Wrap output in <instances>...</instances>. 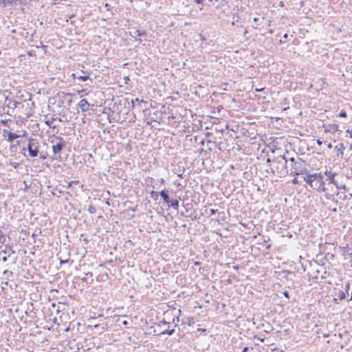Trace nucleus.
<instances>
[{
  "label": "nucleus",
  "instance_id": "nucleus-29",
  "mask_svg": "<svg viewBox=\"0 0 352 352\" xmlns=\"http://www.w3.org/2000/svg\"><path fill=\"white\" fill-rule=\"evenodd\" d=\"M120 323L124 326H126L129 324L128 321L126 320H120Z\"/></svg>",
  "mask_w": 352,
  "mask_h": 352
},
{
  "label": "nucleus",
  "instance_id": "nucleus-22",
  "mask_svg": "<svg viewBox=\"0 0 352 352\" xmlns=\"http://www.w3.org/2000/svg\"><path fill=\"white\" fill-rule=\"evenodd\" d=\"M179 316H177L175 318H174L173 319V323L175 324V326H177V322H179Z\"/></svg>",
  "mask_w": 352,
  "mask_h": 352
},
{
  "label": "nucleus",
  "instance_id": "nucleus-19",
  "mask_svg": "<svg viewBox=\"0 0 352 352\" xmlns=\"http://www.w3.org/2000/svg\"><path fill=\"white\" fill-rule=\"evenodd\" d=\"M174 332H175V329H170V330L167 329V330H165V331L161 332V334H162V335L168 334L169 336H171V335H173L174 333Z\"/></svg>",
  "mask_w": 352,
  "mask_h": 352
},
{
  "label": "nucleus",
  "instance_id": "nucleus-48",
  "mask_svg": "<svg viewBox=\"0 0 352 352\" xmlns=\"http://www.w3.org/2000/svg\"><path fill=\"white\" fill-rule=\"evenodd\" d=\"M58 193H60V191H58V192H56L57 197H59Z\"/></svg>",
  "mask_w": 352,
  "mask_h": 352
},
{
  "label": "nucleus",
  "instance_id": "nucleus-49",
  "mask_svg": "<svg viewBox=\"0 0 352 352\" xmlns=\"http://www.w3.org/2000/svg\"><path fill=\"white\" fill-rule=\"evenodd\" d=\"M58 193H60V191H58V192H56L57 197H59Z\"/></svg>",
  "mask_w": 352,
  "mask_h": 352
},
{
  "label": "nucleus",
  "instance_id": "nucleus-43",
  "mask_svg": "<svg viewBox=\"0 0 352 352\" xmlns=\"http://www.w3.org/2000/svg\"><path fill=\"white\" fill-rule=\"evenodd\" d=\"M287 37H288L287 34H285L283 36V38L286 39V38H287Z\"/></svg>",
  "mask_w": 352,
  "mask_h": 352
},
{
  "label": "nucleus",
  "instance_id": "nucleus-39",
  "mask_svg": "<svg viewBox=\"0 0 352 352\" xmlns=\"http://www.w3.org/2000/svg\"><path fill=\"white\" fill-rule=\"evenodd\" d=\"M204 0H195L197 3H201Z\"/></svg>",
  "mask_w": 352,
  "mask_h": 352
},
{
  "label": "nucleus",
  "instance_id": "nucleus-11",
  "mask_svg": "<svg viewBox=\"0 0 352 352\" xmlns=\"http://www.w3.org/2000/svg\"><path fill=\"white\" fill-rule=\"evenodd\" d=\"M304 180L307 184H309L310 186H314V182L316 181V179H314V174L307 175L304 177Z\"/></svg>",
  "mask_w": 352,
  "mask_h": 352
},
{
  "label": "nucleus",
  "instance_id": "nucleus-17",
  "mask_svg": "<svg viewBox=\"0 0 352 352\" xmlns=\"http://www.w3.org/2000/svg\"><path fill=\"white\" fill-rule=\"evenodd\" d=\"M324 196L327 199H333V195H334V193L335 192H333V190H331V192L329 191V190H327L326 191V192H324Z\"/></svg>",
  "mask_w": 352,
  "mask_h": 352
},
{
  "label": "nucleus",
  "instance_id": "nucleus-16",
  "mask_svg": "<svg viewBox=\"0 0 352 352\" xmlns=\"http://www.w3.org/2000/svg\"><path fill=\"white\" fill-rule=\"evenodd\" d=\"M335 148L337 150L338 152L340 153V154L342 155L343 150L345 149V147L344 146V144L342 143H340L335 146Z\"/></svg>",
  "mask_w": 352,
  "mask_h": 352
},
{
  "label": "nucleus",
  "instance_id": "nucleus-28",
  "mask_svg": "<svg viewBox=\"0 0 352 352\" xmlns=\"http://www.w3.org/2000/svg\"><path fill=\"white\" fill-rule=\"evenodd\" d=\"M217 212V209H210V215H213V214H215Z\"/></svg>",
  "mask_w": 352,
  "mask_h": 352
},
{
  "label": "nucleus",
  "instance_id": "nucleus-33",
  "mask_svg": "<svg viewBox=\"0 0 352 352\" xmlns=\"http://www.w3.org/2000/svg\"><path fill=\"white\" fill-rule=\"evenodd\" d=\"M317 144L319 146H321L322 144V142L320 140H317Z\"/></svg>",
  "mask_w": 352,
  "mask_h": 352
},
{
  "label": "nucleus",
  "instance_id": "nucleus-51",
  "mask_svg": "<svg viewBox=\"0 0 352 352\" xmlns=\"http://www.w3.org/2000/svg\"><path fill=\"white\" fill-rule=\"evenodd\" d=\"M105 6H106V7H108V6H109L108 3H106V4H105Z\"/></svg>",
  "mask_w": 352,
  "mask_h": 352
},
{
  "label": "nucleus",
  "instance_id": "nucleus-15",
  "mask_svg": "<svg viewBox=\"0 0 352 352\" xmlns=\"http://www.w3.org/2000/svg\"><path fill=\"white\" fill-rule=\"evenodd\" d=\"M328 131L335 133L338 131V125L336 124H329Z\"/></svg>",
  "mask_w": 352,
  "mask_h": 352
},
{
  "label": "nucleus",
  "instance_id": "nucleus-31",
  "mask_svg": "<svg viewBox=\"0 0 352 352\" xmlns=\"http://www.w3.org/2000/svg\"><path fill=\"white\" fill-rule=\"evenodd\" d=\"M16 0H6V5L7 4H12Z\"/></svg>",
  "mask_w": 352,
  "mask_h": 352
},
{
  "label": "nucleus",
  "instance_id": "nucleus-13",
  "mask_svg": "<svg viewBox=\"0 0 352 352\" xmlns=\"http://www.w3.org/2000/svg\"><path fill=\"white\" fill-rule=\"evenodd\" d=\"M314 179H316V181H317L316 182H318V183L324 182L323 181V175L320 173H314Z\"/></svg>",
  "mask_w": 352,
  "mask_h": 352
},
{
  "label": "nucleus",
  "instance_id": "nucleus-32",
  "mask_svg": "<svg viewBox=\"0 0 352 352\" xmlns=\"http://www.w3.org/2000/svg\"><path fill=\"white\" fill-rule=\"evenodd\" d=\"M264 89H265V88H260V89L256 88L255 91L257 92H259V91H263Z\"/></svg>",
  "mask_w": 352,
  "mask_h": 352
},
{
  "label": "nucleus",
  "instance_id": "nucleus-1",
  "mask_svg": "<svg viewBox=\"0 0 352 352\" xmlns=\"http://www.w3.org/2000/svg\"><path fill=\"white\" fill-rule=\"evenodd\" d=\"M287 160L285 156H278L273 160L274 165L276 169V173L279 176L285 175L287 174Z\"/></svg>",
  "mask_w": 352,
  "mask_h": 352
},
{
  "label": "nucleus",
  "instance_id": "nucleus-36",
  "mask_svg": "<svg viewBox=\"0 0 352 352\" xmlns=\"http://www.w3.org/2000/svg\"><path fill=\"white\" fill-rule=\"evenodd\" d=\"M7 260H8V258H7V257H6V256H3V258H2V261H3V262H6V261H7Z\"/></svg>",
  "mask_w": 352,
  "mask_h": 352
},
{
  "label": "nucleus",
  "instance_id": "nucleus-8",
  "mask_svg": "<svg viewBox=\"0 0 352 352\" xmlns=\"http://www.w3.org/2000/svg\"><path fill=\"white\" fill-rule=\"evenodd\" d=\"M82 73L84 75L77 76L76 74H72V76H74V78H78L79 80H81L82 81H85L87 79H89V74H87V72L82 71Z\"/></svg>",
  "mask_w": 352,
  "mask_h": 352
},
{
  "label": "nucleus",
  "instance_id": "nucleus-38",
  "mask_svg": "<svg viewBox=\"0 0 352 352\" xmlns=\"http://www.w3.org/2000/svg\"><path fill=\"white\" fill-rule=\"evenodd\" d=\"M289 161H290L291 162H294V161H295L294 157H292V158H290V159H289Z\"/></svg>",
  "mask_w": 352,
  "mask_h": 352
},
{
  "label": "nucleus",
  "instance_id": "nucleus-21",
  "mask_svg": "<svg viewBox=\"0 0 352 352\" xmlns=\"http://www.w3.org/2000/svg\"><path fill=\"white\" fill-rule=\"evenodd\" d=\"M135 33H137V36H143V35H145V34H146L145 32H144V31H143V32H141V31H140V30H136Z\"/></svg>",
  "mask_w": 352,
  "mask_h": 352
},
{
  "label": "nucleus",
  "instance_id": "nucleus-44",
  "mask_svg": "<svg viewBox=\"0 0 352 352\" xmlns=\"http://www.w3.org/2000/svg\"><path fill=\"white\" fill-rule=\"evenodd\" d=\"M161 322H162V323H163V324H168V322H166V321H165V320H162Z\"/></svg>",
  "mask_w": 352,
  "mask_h": 352
},
{
  "label": "nucleus",
  "instance_id": "nucleus-9",
  "mask_svg": "<svg viewBox=\"0 0 352 352\" xmlns=\"http://www.w3.org/2000/svg\"><path fill=\"white\" fill-rule=\"evenodd\" d=\"M160 195L163 198L164 202H166V204L170 203V199L169 197L167 190H162L161 192H160Z\"/></svg>",
  "mask_w": 352,
  "mask_h": 352
},
{
  "label": "nucleus",
  "instance_id": "nucleus-27",
  "mask_svg": "<svg viewBox=\"0 0 352 352\" xmlns=\"http://www.w3.org/2000/svg\"><path fill=\"white\" fill-rule=\"evenodd\" d=\"M88 211L90 213H94L95 212V208L93 207V206H89V208H88Z\"/></svg>",
  "mask_w": 352,
  "mask_h": 352
},
{
  "label": "nucleus",
  "instance_id": "nucleus-42",
  "mask_svg": "<svg viewBox=\"0 0 352 352\" xmlns=\"http://www.w3.org/2000/svg\"><path fill=\"white\" fill-rule=\"evenodd\" d=\"M258 21V17H254V21L256 22Z\"/></svg>",
  "mask_w": 352,
  "mask_h": 352
},
{
  "label": "nucleus",
  "instance_id": "nucleus-45",
  "mask_svg": "<svg viewBox=\"0 0 352 352\" xmlns=\"http://www.w3.org/2000/svg\"><path fill=\"white\" fill-rule=\"evenodd\" d=\"M316 182H314V186H311V187L316 189Z\"/></svg>",
  "mask_w": 352,
  "mask_h": 352
},
{
  "label": "nucleus",
  "instance_id": "nucleus-10",
  "mask_svg": "<svg viewBox=\"0 0 352 352\" xmlns=\"http://www.w3.org/2000/svg\"><path fill=\"white\" fill-rule=\"evenodd\" d=\"M6 101H8L7 106L10 108L15 109L18 107L19 104H21V103L16 102V100H12L11 99L8 100L6 98Z\"/></svg>",
  "mask_w": 352,
  "mask_h": 352
},
{
  "label": "nucleus",
  "instance_id": "nucleus-40",
  "mask_svg": "<svg viewBox=\"0 0 352 352\" xmlns=\"http://www.w3.org/2000/svg\"><path fill=\"white\" fill-rule=\"evenodd\" d=\"M339 188L340 189L342 188V189H345V185H342V186H339Z\"/></svg>",
  "mask_w": 352,
  "mask_h": 352
},
{
  "label": "nucleus",
  "instance_id": "nucleus-26",
  "mask_svg": "<svg viewBox=\"0 0 352 352\" xmlns=\"http://www.w3.org/2000/svg\"><path fill=\"white\" fill-rule=\"evenodd\" d=\"M68 261H69L68 258L63 259L62 257H60V264L66 263L68 262Z\"/></svg>",
  "mask_w": 352,
  "mask_h": 352
},
{
  "label": "nucleus",
  "instance_id": "nucleus-35",
  "mask_svg": "<svg viewBox=\"0 0 352 352\" xmlns=\"http://www.w3.org/2000/svg\"><path fill=\"white\" fill-rule=\"evenodd\" d=\"M271 162H272V160L270 158H267L266 160L267 164H268L269 165H270Z\"/></svg>",
  "mask_w": 352,
  "mask_h": 352
},
{
  "label": "nucleus",
  "instance_id": "nucleus-7",
  "mask_svg": "<svg viewBox=\"0 0 352 352\" xmlns=\"http://www.w3.org/2000/svg\"><path fill=\"white\" fill-rule=\"evenodd\" d=\"M316 189L319 192H326V191L328 190V188L327 187H325V183L324 182H322V183L316 182Z\"/></svg>",
  "mask_w": 352,
  "mask_h": 352
},
{
  "label": "nucleus",
  "instance_id": "nucleus-46",
  "mask_svg": "<svg viewBox=\"0 0 352 352\" xmlns=\"http://www.w3.org/2000/svg\"><path fill=\"white\" fill-rule=\"evenodd\" d=\"M11 32H12V33H15V32H16V30H15V29L12 30H11Z\"/></svg>",
  "mask_w": 352,
  "mask_h": 352
},
{
  "label": "nucleus",
  "instance_id": "nucleus-2",
  "mask_svg": "<svg viewBox=\"0 0 352 352\" xmlns=\"http://www.w3.org/2000/svg\"><path fill=\"white\" fill-rule=\"evenodd\" d=\"M28 150L30 156L36 157L38 153V142L36 139H30L28 144Z\"/></svg>",
  "mask_w": 352,
  "mask_h": 352
},
{
  "label": "nucleus",
  "instance_id": "nucleus-50",
  "mask_svg": "<svg viewBox=\"0 0 352 352\" xmlns=\"http://www.w3.org/2000/svg\"><path fill=\"white\" fill-rule=\"evenodd\" d=\"M58 193H60V191H58V192H56L57 197H59Z\"/></svg>",
  "mask_w": 352,
  "mask_h": 352
},
{
  "label": "nucleus",
  "instance_id": "nucleus-41",
  "mask_svg": "<svg viewBox=\"0 0 352 352\" xmlns=\"http://www.w3.org/2000/svg\"><path fill=\"white\" fill-rule=\"evenodd\" d=\"M327 147L329 148H332V144L331 143H329L328 145H327Z\"/></svg>",
  "mask_w": 352,
  "mask_h": 352
},
{
  "label": "nucleus",
  "instance_id": "nucleus-12",
  "mask_svg": "<svg viewBox=\"0 0 352 352\" xmlns=\"http://www.w3.org/2000/svg\"><path fill=\"white\" fill-rule=\"evenodd\" d=\"M346 287L347 289L349 288V284L348 283L347 285H346ZM348 290V289H346ZM347 291L344 292V291H340L338 292V294H337V296L338 297V298L340 300H344L345 298H346V294Z\"/></svg>",
  "mask_w": 352,
  "mask_h": 352
},
{
  "label": "nucleus",
  "instance_id": "nucleus-23",
  "mask_svg": "<svg viewBox=\"0 0 352 352\" xmlns=\"http://www.w3.org/2000/svg\"><path fill=\"white\" fill-rule=\"evenodd\" d=\"M339 116L342 118H346L347 116L346 113L344 111H341L339 113Z\"/></svg>",
  "mask_w": 352,
  "mask_h": 352
},
{
  "label": "nucleus",
  "instance_id": "nucleus-37",
  "mask_svg": "<svg viewBox=\"0 0 352 352\" xmlns=\"http://www.w3.org/2000/svg\"><path fill=\"white\" fill-rule=\"evenodd\" d=\"M284 295H285V296L288 297V296H289V293H288V292H287V291H286V292H284Z\"/></svg>",
  "mask_w": 352,
  "mask_h": 352
},
{
  "label": "nucleus",
  "instance_id": "nucleus-24",
  "mask_svg": "<svg viewBox=\"0 0 352 352\" xmlns=\"http://www.w3.org/2000/svg\"><path fill=\"white\" fill-rule=\"evenodd\" d=\"M270 173H271L272 174H273L274 175H276V174L277 175V173H276V167H275V166H274V167L271 168Z\"/></svg>",
  "mask_w": 352,
  "mask_h": 352
},
{
  "label": "nucleus",
  "instance_id": "nucleus-14",
  "mask_svg": "<svg viewBox=\"0 0 352 352\" xmlns=\"http://www.w3.org/2000/svg\"><path fill=\"white\" fill-rule=\"evenodd\" d=\"M169 206L173 207L175 210H178L179 208V201L176 199H170V201L169 204H168Z\"/></svg>",
  "mask_w": 352,
  "mask_h": 352
},
{
  "label": "nucleus",
  "instance_id": "nucleus-6",
  "mask_svg": "<svg viewBox=\"0 0 352 352\" xmlns=\"http://www.w3.org/2000/svg\"><path fill=\"white\" fill-rule=\"evenodd\" d=\"M78 106L82 110V111H87L89 109V104L88 103L87 100L86 99H82L79 103Z\"/></svg>",
  "mask_w": 352,
  "mask_h": 352
},
{
  "label": "nucleus",
  "instance_id": "nucleus-47",
  "mask_svg": "<svg viewBox=\"0 0 352 352\" xmlns=\"http://www.w3.org/2000/svg\"><path fill=\"white\" fill-rule=\"evenodd\" d=\"M293 182H294V183H296V182H297V179H296V178H295V179H293Z\"/></svg>",
  "mask_w": 352,
  "mask_h": 352
},
{
  "label": "nucleus",
  "instance_id": "nucleus-18",
  "mask_svg": "<svg viewBox=\"0 0 352 352\" xmlns=\"http://www.w3.org/2000/svg\"><path fill=\"white\" fill-rule=\"evenodd\" d=\"M159 195H160V192H156V191L151 192V197L155 200L157 199Z\"/></svg>",
  "mask_w": 352,
  "mask_h": 352
},
{
  "label": "nucleus",
  "instance_id": "nucleus-30",
  "mask_svg": "<svg viewBox=\"0 0 352 352\" xmlns=\"http://www.w3.org/2000/svg\"><path fill=\"white\" fill-rule=\"evenodd\" d=\"M0 5H2L3 8L6 6V0H0Z\"/></svg>",
  "mask_w": 352,
  "mask_h": 352
},
{
  "label": "nucleus",
  "instance_id": "nucleus-25",
  "mask_svg": "<svg viewBox=\"0 0 352 352\" xmlns=\"http://www.w3.org/2000/svg\"><path fill=\"white\" fill-rule=\"evenodd\" d=\"M10 164L15 168L19 166V163L18 162H10Z\"/></svg>",
  "mask_w": 352,
  "mask_h": 352
},
{
  "label": "nucleus",
  "instance_id": "nucleus-20",
  "mask_svg": "<svg viewBox=\"0 0 352 352\" xmlns=\"http://www.w3.org/2000/svg\"><path fill=\"white\" fill-rule=\"evenodd\" d=\"M1 235H0V243H4L6 242V236L3 234L2 232L0 231Z\"/></svg>",
  "mask_w": 352,
  "mask_h": 352
},
{
  "label": "nucleus",
  "instance_id": "nucleus-34",
  "mask_svg": "<svg viewBox=\"0 0 352 352\" xmlns=\"http://www.w3.org/2000/svg\"><path fill=\"white\" fill-rule=\"evenodd\" d=\"M248 351V347L245 346L243 349L242 352H247Z\"/></svg>",
  "mask_w": 352,
  "mask_h": 352
},
{
  "label": "nucleus",
  "instance_id": "nucleus-4",
  "mask_svg": "<svg viewBox=\"0 0 352 352\" xmlns=\"http://www.w3.org/2000/svg\"><path fill=\"white\" fill-rule=\"evenodd\" d=\"M3 136L8 137V141L9 142H12L15 139L19 137V135H16L14 133L10 132L8 130L3 131Z\"/></svg>",
  "mask_w": 352,
  "mask_h": 352
},
{
  "label": "nucleus",
  "instance_id": "nucleus-3",
  "mask_svg": "<svg viewBox=\"0 0 352 352\" xmlns=\"http://www.w3.org/2000/svg\"><path fill=\"white\" fill-rule=\"evenodd\" d=\"M65 146L63 138H60V141L52 146L53 153L54 155L59 154Z\"/></svg>",
  "mask_w": 352,
  "mask_h": 352
},
{
  "label": "nucleus",
  "instance_id": "nucleus-5",
  "mask_svg": "<svg viewBox=\"0 0 352 352\" xmlns=\"http://www.w3.org/2000/svg\"><path fill=\"white\" fill-rule=\"evenodd\" d=\"M324 174L329 177L330 184H333L336 185L337 188H340L337 181L335 180V179H334L336 173H333L331 171L326 170L324 172Z\"/></svg>",
  "mask_w": 352,
  "mask_h": 352
}]
</instances>
